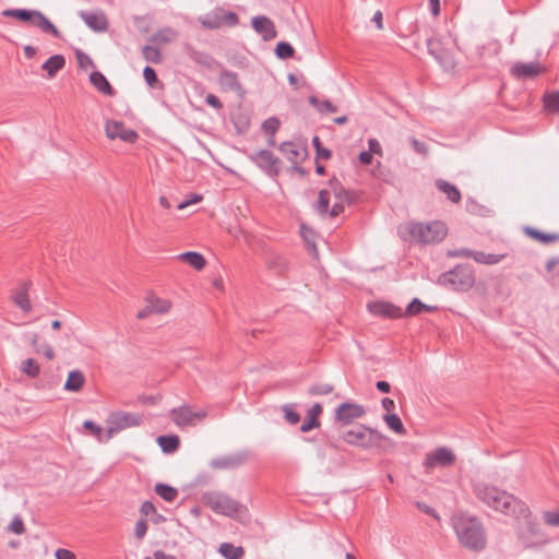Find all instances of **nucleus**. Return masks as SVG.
Listing matches in <instances>:
<instances>
[{
  "label": "nucleus",
  "mask_w": 559,
  "mask_h": 559,
  "mask_svg": "<svg viewBox=\"0 0 559 559\" xmlns=\"http://www.w3.org/2000/svg\"><path fill=\"white\" fill-rule=\"evenodd\" d=\"M85 384V376L84 373L79 370H71L68 373V378L64 382L63 389L68 392H79L83 389Z\"/></svg>",
  "instance_id": "25"
},
{
  "label": "nucleus",
  "mask_w": 559,
  "mask_h": 559,
  "mask_svg": "<svg viewBox=\"0 0 559 559\" xmlns=\"http://www.w3.org/2000/svg\"><path fill=\"white\" fill-rule=\"evenodd\" d=\"M90 81L100 93L107 96H114L116 94L115 88L102 72L93 71L90 74Z\"/></svg>",
  "instance_id": "26"
},
{
  "label": "nucleus",
  "mask_w": 559,
  "mask_h": 559,
  "mask_svg": "<svg viewBox=\"0 0 559 559\" xmlns=\"http://www.w3.org/2000/svg\"><path fill=\"white\" fill-rule=\"evenodd\" d=\"M523 520L518 527V536L525 547H533L544 543V534L538 525L532 520L531 513L527 516L516 518Z\"/></svg>",
  "instance_id": "10"
},
{
  "label": "nucleus",
  "mask_w": 559,
  "mask_h": 559,
  "mask_svg": "<svg viewBox=\"0 0 559 559\" xmlns=\"http://www.w3.org/2000/svg\"><path fill=\"white\" fill-rule=\"evenodd\" d=\"M282 411L286 421H288L290 425H296L300 421V415L294 409L292 405H284Z\"/></svg>",
  "instance_id": "52"
},
{
  "label": "nucleus",
  "mask_w": 559,
  "mask_h": 559,
  "mask_svg": "<svg viewBox=\"0 0 559 559\" xmlns=\"http://www.w3.org/2000/svg\"><path fill=\"white\" fill-rule=\"evenodd\" d=\"M437 283L454 292H468L476 283L474 266L469 263L457 264L439 275Z\"/></svg>",
  "instance_id": "3"
},
{
  "label": "nucleus",
  "mask_w": 559,
  "mask_h": 559,
  "mask_svg": "<svg viewBox=\"0 0 559 559\" xmlns=\"http://www.w3.org/2000/svg\"><path fill=\"white\" fill-rule=\"evenodd\" d=\"M219 552L226 559H241L245 556V549L242 547H236L230 543H223L219 546Z\"/></svg>",
  "instance_id": "39"
},
{
  "label": "nucleus",
  "mask_w": 559,
  "mask_h": 559,
  "mask_svg": "<svg viewBox=\"0 0 559 559\" xmlns=\"http://www.w3.org/2000/svg\"><path fill=\"white\" fill-rule=\"evenodd\" d=\"M31 283L24 282L21 288L12 296L14 304L20 307L24 312L28 313L32 310L31 300L28 298V287Z\"/></svg>",
  "instance_id": "28"
},
{
  "label": "nucleus",
  "mask_w": 559,
  "mask_h": 559,
  "mask_svg": "<svg viewBox=\"0 0 559 559\" xmlns=\"http://www.w3.org/2000/svg\"><path fill=\"white\" fill-rule=\"evenodd\" d=\"M428 51L436 60H438L442 66H448L450 63L449 53L445 51L441 41L437 38H429L427 40Z\"/></svg>",
  "instance_id": "27"
},
{
  "label": "nucleus",
  "mask_w": 559,
  "mask_h": 559,
  "mask_svg": "<svg viewBox=\"0 0 559 559\" xmlns=\"http://www.w3.org/2000/svg\"><path fill=\"white\" fill-rule=\"evenodd\" d=\"M455 462L454 453L448 448H438L435 451L426 455L424 465L427 468H433L436 466L448 467L453 465Z\"/></svg>",
  "instance_id": "17"
},
{
  "label": "nucleus",
  "mask_w": 559,
  "mask_h": 559,
  "mask_svg": "<svg viewBox=\"0 0 559 559\" xmlns=\"http://www.w3.org/2000/svg\"><path fill=\"white\" fill-rule=\"evenodd\" d=\"M330 195L331 192L326 189H323L319 192L318 201L314 205V209L320 215H330Z\"/></svg>",
  "instance_id": "43"
},
{
  "label": "nucleus",
  "mask_w": 559,
  "mask_h": 559,
  "mask_svg": "<svg viewBox=\"0 0 559 559\" xmlns=\"http://www.w3.org/2000/svg\"><path fill=\"white\" fill-rule=\"evenodd\" d=\"M154 490L157 496L167 502H174L178 497V490L167 484L157 483Z\"/></svg>",
  "instance_id": "38"
},
{
  "label": "nucleus",
  "mask_w": 559,
  "mask_h": 559,
  "mask_svg": "<svg viewBox=\"0 0 559 559\" xmlns=\"http://www.w3.org/2000/svg\"><path fill=\"white\" fill-rule=\"evenodd\" d=\"M84 429L91 431V433L100 442L106 440V432H104L103 428L95 424L93 420H85L83 423Z\"/></svg>",
  "instance_id": "48"
},
{
  "label": "nucleus",
  "mask_w": 559,
  "mask_h": 559,
  "mask_svg": "<svg viewBox=\"0 0 559 559\" xmlns=\"http://www.w3.org/2000/svg\"><path fill=\"white\" fill-rule=\"evenodd\" d=\"M280 124H281V122L276 117H271L262 123V129L265 132V134L271 135V140H270L271 145L274 144L273 138H274V134L277 132Z\"/></svg>",
  "instance_id": "47"
},
{
  "label": "nucleus",
  "mask_w": 559,
  "mask_h": 559,
  "mask_svg": "<svg viewBox=\"0 0 559 559\" xmlns=\"http://www.w3.org/2000/svg\"><path fill=\"white\" fill-rule=\"evenodd\" d=\"M66 66V59L62 55L49 57L41 66L49 78H53Z\"/></svg>",
  "instance_id": "31"
},
{
  "label": "nucleus",
  "mask_w": 559,
  "mask_h": 559,
  "mask_svg": "<svg viewBox=\"0 0 559 559\" xmlns=\"http://www.w3.org/2000/svg\"><path fill=\"white\" fill-rule=\"evenodd\" d=\"M411 143H412V147L414 148V151L416 153L424 155V156L428 154V148L424 142H420L419 140L413 138Z\"/></svg>",
  "instance_id": "59"
},
{
  "label": "nucleus",
  "mask_w": 559,
  "mask_h": 559,
  "mask_svg": "<svg viewBox=\"0 0 559 559\" xmlns=\"http://www.w3.org/2000/svg\"><path fill=\"white\" fill-rule=\"evenodd\" d=\"M5 17H13L20 22L29 24L34 27L39 28L43 33L49 34L55 38H60V31L53 25V23L38 10L29 9H7L2 12Z\"/></svg>",
  "instance_id": "4"
},
{
  "label": "nucleus",
  "mask_w": 559,
  "mask_h": 559,
  "mask_svg": "<svg viewBox=\"0 0 559 559\" xmlns=\"http://www.w3.org/2000/svg\"><path fill=\"white\" fill-rule=\"evenodd\" d=\"M524 233L534 240H537L544 245L559 241V234L544 233L533 227H525Z\"/></svg>",
  "instance_id": "34"
},
{
  "label": "nucleus",
  "mask_w": 559,
  "mask_h": 559,
  "mask_svg": "<svg viewBox=\"0 0 559 559\" xmlns=\"http://www.w3.org/2000/svg\"><path fill=\"white\" fill-rule=\"evenodd\" d=\"M249 460V452L246 450L237 453L215 457L210 462L213 469H235L247 463Z\"/></svg>",
  "instance_id": "15"
},
{
  "label": "nucleus",
  "mask_w": 559,
  "mask_h": 559,
  "mask_svg": "<svg viewBox=\"0 0 559 559\" xmlns=\"http://www.w3.org/2000/svg\"><path fill=\"white\" fill-rule=\"evenodd\" d=\"M140 512L142 515L147 516L150 514H155L157 511L151 501H144L141 506Z\"/></svg>",
  "instance_id": "62"
},
{
  "label": "nucleus",
  "mask_w": 559,
  "mask_h": 559,
  "mask_svg": "<svg viewBox=\"0 0 559 559\" xmlns=\"http://www.w3.org/2000/svg\"><path fill=\"white\" fill-rule=\"evenodd\" d=\"M143 58L154 64H158L163 61L162 53L156 46L146 45L142 49Z\"/></svg>",
  "instance_id": "45"
},
{
  "label": "nucleus",
  "mask_w": 559,
  "mask_h": 559,
  "mask_svg": "<svg viewBox=\"0 0 559 559\" xmlns=\"http://www.w3.org/2000/svg\"><path fill=\"white\" fill-rule=\"evenodd\" d=\"M415 504H416L417 509L420 510L421 512H424L425 514L431 515L435 519H439V516L437 515V513L432 507L426 504L425 502H420V501H416Z\"/></svg>",
  "instance_id": "61"
},
{
  "label": "nucleus",
  "mask_w": 559,
  "mask_h": 559,
  "mask_svg": "<svg viewBox=\"0 0 559 559\" xmlns=\"http://www.w3.org/2000/svg\"><path fill=\"white\" fill-rule=\"evenodd\" d=\"M251 160L265 171L270 177H276L280 174L281 159L269 150H260L250 156Z\"/></svg>",
  "instance_id": "14"
},
{
  "label": "nucleus",
  "mask_w": 559,
  "mask_h": 559,
  "mask_svg": "<svg viewBox=\"0 0 559 559\" xmlns=\"http://www.w3.org/2000/svg\"><path fill=\"white\" fill-rule=\"evenodd\" d=\"M106 135L111 139H120L127 143H134L139 135L132 129H127L121 121L108 120L105 124Z\"/></svg>",
  "instance_id": "16"
},
{
  "label": "nucleus",
  "mask_w": 559,
  "mask_h": 559,
  "mask_svg": "<svg viewBox=\"0 0 559 559\" xmlns=\"http://www.w3.org/2000/svg\"><path fill=\"white\" fill-rule=\"evenodd\" d=\"M75 57H76V60H78V63H79L80 68L87 69V68H94L95 67V63L92 60V58L88 55H86L85 52H83L82 50L78 49L75 51Z\"/></svg>",
  "instance_id": "54"
},
{
  "label": "nucleus",
  "mask_w": 559,
  "mask_h": 559,
  "mask_svg": "<svg viewBox=\"0 0 559 559\" xmlns=\"http://www.w3.org/2000/svg\"><path fill=\"white\" fill-rule=\"evenodd\" d=\"M334 390V386L330 383H318L309 389L310 395H326L332 393Z\"/></svg>",
  "instance_id": "51"
},
{
  "label": "nucleus",
  "mask_w": 559,
  "mask_h": 559,
  "mask_svg": "<svg viewBox=\"0 0 559 559\" xmlns=\"http://www.w3.org/2000/svg\"><path fill=\"white\" fill-rule=\"evenodd\" d=\"M202 201V195L198 193H192L189 199L185 200L183 202L178 204V210H182L191 204H195Z\"/></svg>",
  "instance_id": "58"
},
{
  "label": "nucleus",
  "mask_w": 559,
  "mask_h": 559,
  "mask_svg": "<svg viewBox=\"0 0 559 559\" xmlns=\"http://www.w3.org/2000/svg\"><path fill=\"white\" fill-rule=\"evenodd\" d=\"M475 496L491 509L512 518L527 516V504L515 496L485 483L474 486Z\"/></svg>",
  "instance_id": "1"
},
{
  "label": "nucleus",
  "mask_w": 559,
  "mask_h": 559,
  "mask_svg": "<svg viewBox=\"0 0 559 559\" xmlns=\"http://www.w3.org/2000/svg\"><path fill=\"white\" fill-rule=\"evenodd\" d=\"M330 189L336 199V202L333 204L330 216L336 217L344 212V203L352 204L355 201L354 191L345 189L342 183L336 179L332 178L329 181Z\"/></svg>",
  "instance_id": "11"
},
{
  "label": "nucleus",
  "mask_w": 559,
  "mask_h": 559,
  "mask_svg": "<svg viewBox=\"0 0 559 559\" xmlns=\"http://www.w3.org/2000/svg\"><path fill=\"white\" fill-rule=\"evenodd\" d=\"M369 311L379 317L397 319L404 316L401 308L388 301H373L368 304Z\"/></svg>",
  "instance_id": "20"
},
{
  "label": "nucleus",
  "mask_w": 559,
  "mask_h": 559,
  "mask_svg": "<svg viewBox=\"0 0 559 559\" xmlns=\"http://www.w3.org/2000/svg\"><path fill=\"white\" fill-rule=\"evenodd\" d=\"M142 421L143 416L136 413L116 412L110 414L107 421L108 428L106 431V440L111 439L115 433L123 429L140 426Z\"/></svg>",
  "instance_id": "9"
},
{
  "label": "nucleus",
  "mask_w": 559,
  "mask_h": 559,
  "mask_svg": "<svg viewBox=\"0 0 559 559\" xmlns=\"http://www.w3.org/2000/svg\"><path fill=\"white\" fill-rule=\"evenodd\" d=\"M157 443L164 453H174L180 445L179 437L176 435H162L157 438Z\"/></svg>",
  "instance_id": "35"
},
{
  "label": "nucleus",
  "mask_w": 559,
  "mask_h": 559,
  "mask_svg": "<svg viewBox=\"0 0 559 559\" xmlns=\"http://www.w3.org/2000/svg\"><path fill=\"white\" fill-rule=\"evenodd\" d=\"M8 531L12 532L16 535H22L25 533L26 528L24 522L20 515H15L11 523L8 526Z\"/></svg>",
  "instance_id": "53"
},
{
  "label": "nucleus",
  "mask_w": 559,
  "mask_h": 559,
  "mask_svg": "<svg viewBox=\"0 0 559 559\" xmlns=\"http://www.w3.org/2000/svg\"><path fill=\"white\" fill-rule=\"evenodd\" d=\"M176 36V33L170 27H165L163 29L157 31L155 34H153L150 37V41L154 45H164L169 43L174 37Z\"/></svg>",
  "instance_id": "42"
},
{
  "label": "nucleus",
  "mask_w": 559,
  "mask_h": 559,
  "mask_svg": "<svg viewBox=\"0 0 559 559\" xmlns=\"http://www.w3.org/2000/svg\"><path fill=\"white\" fill-rule=\"evenodd\" d=\"M323 408L320 403H316L308 411L307 419L300 426L301 432H308L314 428L320 427L319 416L322 413Z\"/></svg>",
  "instance_id": "24"
},
{
  "label": "nucleus",
  "mask_w": 559,
  "mask_h": 559,
  "mask_svg": "<svg viewBox=\"0 0 559 559\" xmlns=\"http://www.w3.org/2000/svg\"><path fill=\"white\" fill-rule=\"evenodd\" d=\"M218 83L223 91L242 93V86L239 82L238 74L234 71L224 69L219 73Z\"/></svg>",
  "instance_id": "23"
},
{
  "label": "nucleus",
  "mask_w": 559,
  "mask_h": 559,
  "mask_svg": "<svg viewBox=\"0 0 559 559\" xmlns=\"http://www.w3.org/2000/svg\"><path fill=\"white\" fill-rule=\"evenodd\" d=\"M55 556L56 559H76L75 555L72 551L63 548L57 549Z\"/></svg>",
  "instance_id": "63"
},
{
  "label": "nucleus",
  "mask_w": 559,
  "mask_h": 559,
  "mask_svg": "<svg viewBox=\"0 0 559 559\" xmlns=\"http://www.w3.org/2000/svg\"><path fill=\"white\" fill-rule=\"evenodd\" d=\"M438 307L424 304L420 299L414 298L406 307L404 317H414L423 312H435Z\"/></svg>",
  "instance_id": "29"
},
{
  "label": "nucleus",
  "mask_w": 559,
  "mask_h": 559,
  "mask_svg": "<svg viewBox=\"0 0 559 559\" xmlns=\"http://www.w3.org/2000/svg\"><path fill=\"white\" fill-rule=\"evenodd\" d=\"M544 108L551 114H559V91L546 93L543 96Z\"/></svg>",
  "instance_id": "40"
},
{
  "label": "nucleus",
  "mask_w": 559,
  "mask_h": 559,
  "mask_svg": "<svg viewBox=\"0 0 559 559\" xmlns=\"http://www.w3.org/2000/svg\"><path fill=\"white\" fill-rule=\"evenodd\" d=\"M146 304H150L154 313L164 314L169 312L171 309V301L169 299H162L155 296L153 293H148L146 298Z\"/></svg>",
  "instance_id": "30"
},
{
  "label": "nucleus",
  "mask_w": 559,
  "mask_h": 559,
  "mask_svg": "<svg viewBox=\"0 0 559 559\" xmlns=\"http://www.w3.org/2000/svg\"><path fill=\"white\" fill-rule=\"evenodd\" d=\"M79 16L94 32L104 33V32L108 31V28H109L108 19L103 11H99V12L80 11Z\"/></svg>",
  "instance_id": "18"
},
{
  "label": "nucleus",
  "mask_w": 559,
  "mask_h": 559,
  "mask_svg": "<svg viewBox=\"0 0 559 559\" xmlns=\"http://www.w3.org/2000/svg\"><path fill=\"white\" fill-rule=\"evenodd\" d=\"M205 103L217 110H221L223 108V103L214 94H207L205 97Z\"/></svg>",
  "instance_id": "60"
},
{
  "label": "nucleus",
  "mask_w": 559,
  "mask_h": 559,
  "mask_svg": "<svg viewBox=\"0 0 559 559\" xmlns=\"http://www.w3.org/2000/svg\"><path fill=\"white\" fill-rule=\"evenodd\" d=\"M201 500L215 513L227 516H234L239 512L241 508V504L238 501L223 492L217 491L204 492L201 497Z\"/></svg>",
  "instance_id": "7"
},
{
  "label": "nucleus",
  "mask_w": 559,
  "mask_h": 559,
  "mask_svg": "<svg viewBox=\"0 0 559 559\" xmlns=\"http://www.w3.org/2000/svg\"><path fill=\"white\" fill-rule=\"evenodd\" d=\"M507 253L493 254V253H485L483 251H474L473 260L479 264L485 265H493L500 263L504 260Z\"/></svg>",
  "instance_id": "37"
},
{
  "label": "nucleus",
  "mask_w": 559,
  "mask_h": 559,
  "mask_svg": "<svg viewBox=\"0 0 559 559\" xmlns=\"http://www.w3.org/2000/svg\"><path fill=\"white\" fill-rule=\"evenodd\" d=\"M20 370L27 377L35 379L40 373V366L34 358H27L21 362Z\"/></svg>",
  "instance_id": "41"
},
{
  "label": "nucleus",
  "mask_w": 559,
  "mask_h": 559,
  "mask_svg": "<svg viewBox=\"0 0 559 559\" xmlns=\"http://www.w3.org/2000/svg\"><path fill=\"white\" fill-rule=\"evenodd\" d=\"M251 25L264 40H272L277 35L274 22L265 15L252 17Z\"/></svg>",
  "instance_id": "19"
},
{
  "label": "nucleus",
  "mask_w": 559,
  "mask_h": 559,
  "mask_svg": "<svg viewBox=\"0 0 559 559\" xmlns=\"http://www.w3.org/2000/svg\"><path fill=\"white\" fill-rule=\"evenodd\" d=\"M282 154L292 163L298 164L307 158L308 151L305 145L284 142L280 146Z\"/></svg>",
  "instance_id": "21"
},
{
  "label": "nucleus",
  "mask_w": 559,
  "mask_h": 559,
  "mask_svg": "<svg viewBox=\"0 0 559 559\" xmlns=\"http://www.w3.org/2000/svg\"><path fill=\"white\" fill-rule=\"evenodd\" d=\"M207 416V413L203 409L193 412L189 405H182L180 407L173 408L169 412L170 419L178 427L193 426L195 421H202Z\"/></svg>",
  "instance_id": "13"
},
{
  "label": "nucleus",
  "mask_w": 559,
  "mask_h": 559,
  "mask_svg": "<svg viewBox=\"0 0 559 559\" xmlns=\"http://www.w3.org/2000/svg\"><path fill=\"white\" fill-rule=\"evenodd\" d=\"M383 419H384L385 424L388 425V427L390 429H392L394 432L400 433V435L406 433V429H405L401 418L396 414H394V413L386 414L383 416Z\"/></svg>",
  "instance_id": "44"
},
{
  "label": "nucleus",
  "mask_w": 559,
  "mask_h": 559,
  "mask_svg": "<svg viewBox=\"0 0 559 559\" xmlns=\"http://www.w3.org/2000/svg\"><path fill=\"white\" fill-rule=\"evenodd\" d=\"M189 56H190L191 60H193L197 63H200L204 67L211 66L212 57L210 55H207L206 52L191 49L189 52Z\"/></svg>",
  "instance_id": "50"
},
{
  "label": "nucleus",
  "mask_w": 559,
  "mask_h": 559,
  "mask_svg": "<svg viewBox=\"0 0 559 559\" xmlns=\"http://www.w3.org/2000/svg\"><path fill=\"white\" fill-rule=\"evenodd\" d=\"M409 233L418 242H439L447 236V227L441 222L416 223L411 226Z\"/></svg>",
  "instance_id": "8"
},
{
  "label": "nucleus",
  "mask_w": 559,
  "mask_h": 559,
  "mask_svg": "<svg viewBox=\"0 0 559 559\" xmlns=\"http://www.w3.org/2000/svg\"><path fill=\"white\" fill-rule=\"evenodd\" d=\"M543 71L544 69L538 62H516L510 70L512 76L515 79H533L539 75Z\"/></svg>",
  "instance_id": "22"
},
{
  "label": "nucleus",
  "mask_w": 559,
  "mask_h": 559,
  "mask_svg": "<svg viewBox=\"0 0 559 559\" xmlns=\"http://www.w3.org/2000/svg\"><path fill=\"white\" fill-rule=\"evenodd\" d=\"M275 55L278 59L285 60L293 58L295 55L294 47L287 41H278L275 47Z\"/></svg>",
  "instance_id": "46"
},
{
  "label": "nucleus",
  "mask_w": 559,
  "mask_h": 559,
  "mask_svg": "<svg viewBox=\"0 0 559 559\" xmlns=\"http://www.w3.org/2000/svg\"><path fill=\"white\" fill-rule=\"evenodd\" d=\"M198 22L204 29H219L222 27H234L239 23L237 13L216 7L206 14L198 17Z\"/></svg>",
  "instance_id": "6"
},
{
  "label": "nucleus",
  "mask_w": 559,
  "mask_h": 559,
  "mask_svg": "<svg viewBox=\"0 0 559 559\" xmlns=\"http://www.w3.org/2000/svg\"><path fill=\"white\" fill-rule=\"evenodd\" d=\"M147 528H148V525H147V522L146 520L144 519H140L136 523H135V528H134V535L138 539H143V537L146 535V532H147Z\"/></svg>",
  "instance_id": "57"
},
{
  "label": "nucleus",
  "mask_w": 559,
  "mask_h": 559,
  "mask_svg": "<svg viewBox=\"0 0 559 559\" xmlns=\"http://www.w3.org/2000/svg\"><path fill=\"white\" fill-rule=\"evenodd\" d=\"M543 520L549 526L559 527V510L545 511Z\"/></svg>",
  "instance_id": "55"
},
{
  "label": "nucleus",
  "mask_w": 559,
  "mask_h": 559,
  "mask_svg": "<svg viewBox=\"0 0 559 559\" xmlns=\"http://www.w3.org/2000/svg\"><path fill=\"white\" fill-rule=\"evenodd\" d=\"M308 103L321 115L334 114L337 111V106L329 99H320L311 95L308 97Z\"/></svg>",
  "instance_id": "33"
},
{
  "label": "nucleus",
  "mask_w": 559,
  "mask_h": 559,
  "mask_svg": "<svg viewBox=\"0 0 559 559\" xmlns=\"http://www.w3.org/2000/svg\"><path fill=\"white\" fill-rule=\"evenodd\" d=\"M365 414L366 409L362 405L353 402H344L336 407L334 420L341 427H344L361 418Z\"/></svg>",
  "instance_id": "12"
},
{
  "label": "nucleus",
  "mask_w": 559,
  "mask_h": 559,
  "mask_svg": "<svg viewBox=\"0 0 559 559\" xmlns=\"http://www.w3.org/2000/svg\"><path fill=\"white\" fill-rule=\"evenodd\" d=\"M341 437L346 443L361 449L380 448L385 439L381 432L365 425L343 430Z\"/></svg>",
  "instance_id": "5"
},
{
  "label": "nucleus",
  "mask_w": 559,
  "mask_h": 559,
  "mask_svg": "<svg viewBox=\"0 0 559 559\" xmlns=\"http://www.w3.org/2000/svg\"><path fill=\"white\" fill-rule=\"evenodd\" d=\"M181 261L188 263L190 266L195 269L197 271H201L204 269L206 261L204 257L195 251H187L178 257Z\"/></svg>",
  "instance_id": "36"
},
{
  "label": "nucleus",
  "mask_w": 559,
  "mask_h": 559,
  "mask_svg": "<svg viewBox=\"0 0 559 559\" xmlns=\"http://www.w3.org/2000/svg\"><path fill=\"white\" fill-rule=\"evenodd\" d=\"M473 254H474V250H471L467 248L453 249V250H449L447 252V257H449V258L473 259Z\"/></svg>",
  "instance_id": "56"
},
{
  "label": "nucleus",
  "mask_w": 559,
  "mask_h": 559,
  "mask_svg": "<svg viewBox=\"0 0 559 559\" xmlns=\"http://www.w3.org/2000/svg\"><path fill=\"white\" fill-rule=\"evenodd\" d=\"M453 527L461 545L473 551H480L486 546V533L475 516H454Z\"/></svg>",
  "instance_id": "2"
},
{
  "label": "nucleus",
  "mask_w": 559,
  "mask_h": 559,
  "mask_svg": "<svg viewBox=\"0 0 559 559\" xmlns=\"http://www.w3.org/2000/svg\"><path fill=\"white\" fill-rule=\"evenodd\" d=\"M436 187L439 191L444 193L448 200H450L451 202L459 203L461 201L462 197L460 190L454 185L448 182L447 180L437 179Z\"/></svg>",
  "instance_id": "32"
},
{
  "label": "nucleus",
  "mask_w": 559,
  "mask_h": 559,
  "mask_svg": "<svg viewBox=\"0 0 559 559\" xmlns=\"http://www.w3.org/2000/svg\"><path fill=\"white\" fill-rule=\"evenodd\" d=\"M160 400L159 396L154 395H140L139 402L144 405H154Z\"/></svg>",
  "instance_id": "64"
},
{
  "label": "nucleus",
  "mask_w": 559,
  "mask_h": 559,
  "mask_svg": "<svg viewBox=\"0 0 559 559\" xmlns=\"http://www.w3.org/2000/svg\"><path fill=\"white\" fill-rule=\"evenodd\" d=\"M143 78L150 87L155 88L162 86V83L157 78L156 71L150 66H146L143 69Z\"/></svg>",
  "instance_id": "49"
}]
</instances>
